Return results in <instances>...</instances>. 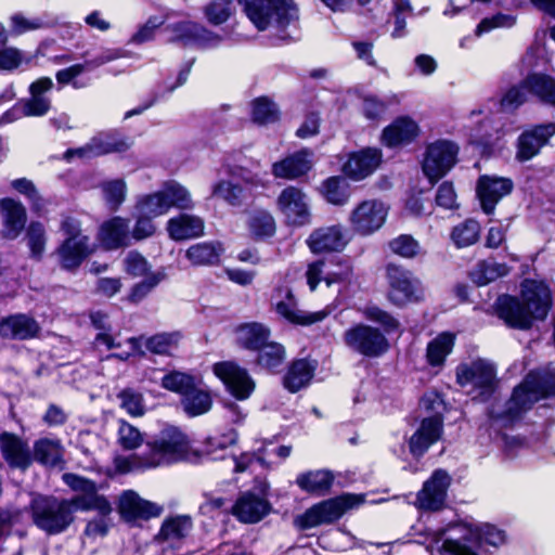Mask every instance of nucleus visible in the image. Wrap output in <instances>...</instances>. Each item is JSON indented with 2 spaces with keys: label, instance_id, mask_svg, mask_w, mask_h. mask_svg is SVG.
Masks as SVG:
<instances>
[{
  "label": "nucleus",
  "instance_id": "57",
  "mask_svg": "<svg viewBox=\"0 0 555 555\" xmlns=\"http://www.w3.org/2000/svg\"><path fill=\"white\" fill-rule=\"evenodd\" d=\"M389 249L397 256L413 259L421 254L422 247L411 234H400L388 242Z\"/></svg>",
  "mask_w": 555,
  "mask_h": 555
},
{
  "label": "nucleus",
  "instance_id": "4",
  "mask_svg": "<svg viewBox=\"0 0 555 555\" xmlns=\"http://www.w3.org/2000/svg\"><path fill=\"white\" fill-rule=\"evenodd\" d=\"M25 512L33 524L48 535L61 534L73 524L63 498L52 494L31 493Z\"/></svg>",
  "mask_w": 555,
  "mask_h": 555
},
{
  "label": "nucleus",
  "instance_id": "64",
  "mask_svg": "<svg viewBox=\"0 0 555 555\" xmlns=\"http://www.w3.org/2000/svg\"><path fill=\"white\" fill-rule=\"evenodd\" d=\"M516 23V17L511 14L498 12L490 17L482 18L475 29L477 36L489 33L492 29L500 27H512Z\"/></svg>",
  "mask_w": 555,
  "mask_h": 555
},
{
  "label": "nucleus",
  "instance_id": "11",
  "mask_svg": "<svg viewBox=\"0 0 555 555\" xmlns=\"http://www.w3.org/2000/svg\"><path fill=\"white\" fill-rule=\"evenodd\" d=\"M167 29L172 34L168 42L183 48L195 46L204 49L217 46L221 41V36L193 21H179L168 25Z\"/></svg>",
  "mask_w": 555,
  "mask_h": 555
},
{
  "label": "nucleus",
  "instance_id": "3",
  "mask_svg": "<svg viewBox=\"0 0 555 555\" xmlns=\"http://www.w3.org/2000/svg\"><path fill=\"white\" fill-rule=\"evenodd\" d=\"M364 502V494L341 493L311 505L294 518V526L300 531H306L322 525H332L348 511L359 507Z\"/></svg>",
  "mask_w": 555,
  "mask_h": 555
},
{
  "label": "nucleus",
  "instance_id": "1",
  "mask_svg": "<svg viewBox=\"0 0 555 555\" xmlns=\"http://www.w3.org/2000/svg\"><path fill=\"white\" fill-rule=\"evenodd\" d=\"M553 308V294L544 280L526 278L520 282L519 294H500L492 304L493 314L507 328L530 331L543 322Z\"/></svg>",
  "mask_w": 555,
  "mask_h": 555
},
{
  "label": "nucleus",
  "instance_id": "27",
  "mask_svg": "<svg viewBox=\"0 0 555 555\" xmlns=\"http://www.w3.org/2000/svg\"><path fill=\"white\" fill-rule=\"evenodd\" d=\"M318 367L315 360L309 358L293 359L282 377V385L289 393H297L301 389L308 387Z\"/></svg>",
  "mask_w": 555,
  "mask_h": 555
},
{
  "label": "nucleus",
  "instance_id": "61",
  "mask_svg": "<svg viewBox=\"0 0 555 555\" xmlns=\"http://www.w3.org/2000/svg\"><path fill=\"white\" fill-rule=\"evenodd\" d=\"M124 270L131 278H146L151 272L147 259L138 250H130L124 259Z\"/></svg>",
  "mask_w": 555,
  "mask_h": 555
},
{
  "label": "nucleus",
  "instance_id": "56",
  "mask_svg": "<svg viewBox=\"0 0 555 555\" xmlns=\"http://www.w3.org/2000/svg\"><path fill=\"white\" fill-rule=\"evenodd\" d=\"M165 204L166 197L160 190L140 197L137 202L135 208L140 214L154 218L168 211V205L165 206Z\"/></svg>",
  "mask_w": 555,
  "mask_h": 555
},
{
  "label": "nucleus",
  "instance_id": "2",
  "mask_svg": "<svg viewBox=\"0 0 555 555\" xmlns=\"http://www.w3.org/2000/svg\"><path fill=\"white\" fill-rule=\"evenodd\" d=\"M251 24L259 31L273 25L285 34L293 22L299 18V11L294 0H236Z\"/></svg>",
  "mask_w": 555,
  "mask_h": 555
},
{
  "label": "nucleus",
  "instance_id": "17",
  "mask_svg": "<svg viewBox=\"0 0 555 555\" xmlns=\"http://www.w3.org/2000/svg\"><path fill=\"white\" fill-rule=\"evenodd\" d=\"M422 134V129L410 115H399L387 125L380 133L383 146L393 150L414 144Z\"/></svg>",
  "mask_w": 555,
  "mask_h": 555
},
{
  "label": "nucleus",
  "instance_id": "34",
  "mask_svg": "<svg viewBox=\"0 0 555 555\" xmlns=\"http://www.w3.org/2000/svg\"><path fill=\"white\" fill-rule=\"evenodd\" d=\"M204 221L201 217L180 214L167 222V232L176 242L202 236L204 234Z\"/></svg>",
  "mask_w": 555,
  "mask_h": 555
},
{
  "label": "nucleus",
  "instance_id": "23",
  "mask_svg": "<svg viewBox=\"0 0 555 555\" xmlns=\"http://www.w3.org/2000/svg\"><path fill=\"white\" fill-rule=\"evenodd\" d=\"M96 240L106 251L130 246L129 220L120 216L105 220L99 228Z\"/></svg>",
  "mask_w": 555,
  "mask_h": 555
},
{
  "label": "nucleus",
  "instance_id": "7",
  "mask_svg": "<svg viewBox=\"0 0 555 555\" xmlns=\"http://www.w3.org/2000/svg\"><path fill=\"white\" fill-rule=\"evenodd\" d=\"M455 375L461 387L473 385L482 401L490 400L499 387L495 366L483 359H477L469 364H459Z\"/></svg>",
  "mask_w": 555,
  "mask_h": 555
},
{
  "label": "nucleus",
  "instance_id": "43",
  "mask_svg": "<svg viewBox=\"0 0 555 555\" xmlns=\"http://www.w3.org/2000/svg\"><path fill=\"white\" fill-rule=\"evenodd\" d=\"M247 229L255 242H264L276 233L274 217L264 209L256 210L247 220Z\"/></svg>",
  "mask_w": 555,
  "mask_h": 555
},
{
  "label": "nucleus",
  "instance_id": "13",
  "mask_svg": "<svg viewBox=\"0 0 555 555\" xmlns=\"http://www.w3.org/2000/svg\"><path fill=\"white\" fill-rule=\"evenodd\" d=\"M514 190L511 178L495 175H480L476 182V197L481 210L490 216L494 214L499 202Z\"/></svg>",
  "mask_w": 555,
  "mask_h": 555
},
{
  "label": "nucleus",
  "instance_id": "21",
  "mask_svg": "<svg viewBox=\"0 0 555 555\" xmlns=\"http://www.w3.org/2000/svg\"><path fill=\"white\" fill-rule=\"evenodd\" d=\"M93 253L94 248L90 245V238L82 237L79 241L64 238L53 255L56 256L59 267L63 271L75 273Z\"/></svg>",
  "mask_w": 555,
  "mask_h": 555
},
{
  "label": "nucleus",
  "instance_id": "29",
  "mask_svg": "<svg viewBox=\"0 0 555 555\" xmlns=\"http://www.w3.org/2000/svg\"><path fill=\"white\" fill-rule=\"evenodd\" d=\"M235 346L238 349L255 352L271 339V330L264 323L258 321L243 322L235 326Z\"/></svg>",
  "mask_w": 555,
  "mask_h": 555
},
{
  "label": "nucleus",
  "instance_id": "33",
  "mask_svg": "<svg viewBox=\"0 0 555 555\" xmlns=\"http://www.w3.org/2000/svg\"><path fill=\"white\" fill-rule=\"evenodd\" d=\"M266 347L257 349L254 365L269 374H278L286 359V348L283 344L269 339Z\"/></svg>",
  "mask_w": 555,
  "mask_h": 555
},
{
  "label": "nucleus",
  "instance_id": "44",
  "mask_svg": "<svg viewBox=\"0 0 555 555\" xmlns=\"http://www.w3.org/2000/svg\"><path fill=\"white\" fill-rule=\"evenodd\" d=\"M193 527L192 518L189 515H177L167 517L157 534L155 540L158 542H166L169 540H183L188 537Z\"/></svg>",
  "mask_w": 555,
  "mask_h": 555
},
{
  "label": "nucleus",
  "instance_id": "31",
  "mask_svg": "<svg viewBox=\"0 0 555 555\" xmlns=\"http://www.w3.org/2000/svg\"><path fill=\"white\" fill-rule=\"evenodd\" d=\"M450 483L451 477L447 470L442 468L435 469L430 478L424 482L423 505L429 511L440 509L446 500Z\"/></svg>",
  "mask_w": 555,
  "mask_h": 555
},
{
  "label": "nucleus",
  "instance_id": "35",
  "mask_svg": "<svg viewBox=\"0 0 555 555\" xmlns=\"http://www.w3.org/2000/svg\"><path fill=\"white\" fill-rule=\"evenodd\" d=\"M335 476L330 469L307 470L297 475L296 485L311 495H325L334 485Z\"/></svg>",
  "mask_w": 555,
  "mask_h": 555
},
{
  "label": "nucleus",
  "instance_id": "18",
  "mask_svg": "<svg viewBox=\"0 0 555 555\" xmlns=\"http://www.w3.org/2000/svg\"><path fill=\"white\" fill-rule=\"evenodd\" d=\"M383 162V152L377 147H363L350 152L341 165V173L349 180L359 182L372 176Z\"/></svg>",
  "mask_w": 555,
  "mask_h": 555
},
{
  "label": "nucleus",
  "instance_id": "51",
  "mask_svg": "<svg viewBox=\"0 0 555 555\" xmlns=\"http://www.w3.org/2000/svg\"><path fill=\"white\" fill-rule=\"evenodd\" d=\"M251 120L260 126L276 122L280 120V111L270 98L258 96L251 101Z\"/></svg>",
  "mask_w": 555,
  "mask_h": 555
},
{
  "label": "nucleus",
  "instance_id": "26",
  "mask_svg": "<svg viewBox=\"0 0 555 555\" xmlns=\"http://www.w3.org/2000/svg\"><path fill=\"white\" fill-rule=\"evenodd\" d=\"M41 327L35 318L25 313L10 314L0 319V337L29 340L39 336Z\"/></svg>",
  "mask_w": 555,
  "mask_h": 555
},
{
  "label": "nucleus",
  "instance_id": "55",
  "mask_svg": "<svg viewBox=\"0 0 555 555\" xmlns=\"http://www.w3.org/2000/svg\"><path fill=\"white\" fill-rule=\"evenodd\" d=\"M162 191L166 197L165 206L168 205V210L171 207H177L182 210L193 208L189 191L178 182L171 181L167 183L165 189Z\"/></svg>",
  "mask_w": 555,
  "mask_h": 555
},
{
  "label": "nucleus",
  "instance_id": "49",
  "mask_svg": "<svg viewBox=\"0 0 555 555\" xmlns=\"http://www.w3.org/2000/svg\"><path fill=\"white\" fill-rule=\"evenodd\" d=\"M182 334L179 331L154 334L145 339V348L153 354L171 357L177 349Z\"/></svg>",
  "mask_w": 555,
  "mask_h": 555
},
{
  "label": "nucleus",
  "instance_id": "59",
  "mask_svg": "<svg viewBox=\"0 0 555 555\" xmlns=\"http://www.w3.org/2000/svg\"><path fill=\"white\" fill-rule=\"evenodd\" d=\"M92 143L96 155L124 153L130 147L125 138L113 133H107L101 138H93Z\"/></svg>",
  "mask_w": 555,
  "mask_h": 555
},
{
  "label": "nucleus",
  "instance_id": "10",
  "mask_svg": "<svg viewBox=\"0 0 555 555\" xmlns=\"http://www.w3.org/2000/svg\"><path fill=\"white\" fill-rule=\"evenodd\" d=\"M266 495V486L260 489V493L253 490L241 491L229 513L241 524H258L272 511V505Z\"/></svg>",
  "mask_w": 555,
  "mask_h": 555
},
{
  "label": "nucleus",
  "instance_id": "48",
  "mask_svg": "<svg viewBox=\"0 0 555 555\" xmlns=\"http://www.w3.org/2000/svg\"><path fill=\"white\" fill-rule=\"evenodd\" d=\"M275 311L288 323L301 326H309L318 322H321L327 315V312L325 311L306 313L301 310L293 309L291 305L284 300H281L275 305Z\"/></svg>",
  "mask_w": 555,
  "mask_h": 555
},
{
  "label": "nucleus",
  "instance_id": "6",
  "mask_svg": "<svg viewBox=\"0 0 555 555\" xmlns=\"http://www.w3.org/2000/svg\"><path fill=\"white\" fill-rule=\"evenodd\" d=\"M344 344L353 352L369 359L380 358L390 349V343L378 327L356 323L343 334Z\"/></svg>",
  "mask_w": 555,
  "mask_h": 555
},
{
  "label": "nucleus",
  "instance_id": "38",
  "mask_svg": "<svg viewBox=\"0 0 555 555\" xmlns=\"http://www.w3.org/2000/svg\"><path fill=\"white\" fill-rule=\"evenodd\" d=\"M522 87L541 103L555 107V78L545 73H529L522 79Z\"/></svg>",
  "mask_w": 555,
  "mask_h": 555
},
{
  "label": "nucleus",
  "instance_id": "5",
  "mask_svg": "<svg viewBox=\"0 0 555 555\" xmlns=\"http://www.w3.org/2000/svg\"><path fill=\"white\" fill-rule=\"evenodd\" d=\"M460 145L450 139H437L425 147L421 168L431 185L444 178L457 164Z\"/></svg>",
  "mask_w": 555,
  "mask_h": 555
},
{
  "label": "nucleus",
  "instance_id": "9",
  "mask_svg": "<svg viewBox=\"0 0 555 555\" xmlns=\"http://www.w3.org/2000/svg\"><path fill=\"white\" fill-rule=\"evenodd\" d=\"M214 375L223 384L225 390L238 401L247 400L256 389V382L247 369L235 361H219L211 366Z\"/></svg>",
  "mask_w": 555,
  "mask_h": 555
},
{
  "label": "nucleus",
  "instance_id": "32",
  "mask_svg": "<svg viewBox=\"0 0 555 555\" xmlns=\"http://www.w3.org/2000/svg\"><path fill=\"white\" fill-rule=\"evenodd\" d=\"M308 151H297L272 165V175L275 178L295 180L306 176L312 169V163L308 158Z\"/></svg>",
  "mask_w": 555,
  "mask_h": 555
},
{
  "label": "nucleus",
  "instance_id": "58",
  "mask_svg": "<svg viewBox=\"0 0 555 555\" xmlns=\"http://www.w3.org/2000/svg\"><path fill=\"white\" fill-rule=\"evenodd\" d=\"M27 240L30 249V257L35 260H41L46 249V231L41 222L31 221L27 227Z\"/></svg>",
  "mask_w": 555,
  "mask_h": 555
},
{
  "label": "nucleus",
  "instance_id": "40",
  "mask_svg": "<svg viewBox=\"0 0 555 555\" xmlns=\"http://www.w3.org/2000/svg\"><path fill=\"white\" fill-rule=\"evenodd\" d=\"M509 271L511 268L506 263L482 259L468 272V278L477 287H481L508 275Z\"/></svg>",
  "mask_w": 555,
  "mask_h": 555
},
{
  "label": "nucleus",
  "instance_id": "24",
  "mask_svg": "<svg viewBox=\"0 0 555 555\" xmlns=\"http://www.w3.org/2000/svg\"><path fill=\"white\" fill-rule=\"evenodd\" d=\"M0 451L11 468L26 470L34 462L27 442L14 433L0 434Z\"/></svg>",
  "mask_w": 555,
  "mask_h": 555
},
{
  "label": "nucleus",
  "instance_id": "30",
  "mask_svg": "<svg viewBox=\"0 0 555 555\" xmlns=\"http://www.w3.org/2000/svg\"><path fill=\"white\" fill-rule=\"evenodd\" d=\"M64 455L65 448L60 439L42 437L34 442L31 456L43 467L63 469L66 464Z\"/></svg>",
  "mask_w": 555,
  "mask_h": 555
},
{
  "label": "nucleus",
  "instance_id": "28",
  "mask_svg": "<svg viewBox=\"0 0 555 555\" xmlns=\"http://www.w3.org/2000/svg\"><path fill=\"white\" fill-rule=\"evenodd\" d=\"M0 211L3 218L2 237L7 240L17 238L27 222L25 206L12 197H3L0 199Z\"/></svg>",
  "mask_w": 555,
  "mask_h": 555
},
{
  "label": "nucleus",
  "instance_id": "45",
  "mask_svg": "<svg viewBox=\"0 0 555 555\" xmlns=\"http://www.w3.org/2000/svg\"><path fill=\"white\" fill-rule=\"evenodd\" d=\"M237 433L234 429H231L229 434L223 435L221 437H207L203 443L202 449H193L191 447V463L197 464L201 463L204 459L207 460H216L217 456H214V452L217 450H224L229 446H233L237 441Z\"/></svg>",
  "mask_w": 555,
  "mask_h": 555
},
{
  "label": "nucleus",
  "instance_id": "14",
  "mask_svg": "<svg viewBox=\"0 0 555 555\" xmlns=\"http://www.w3.org/2000/svg\"><path fill=\"white\" fill-rule=\"evenodd\" d=\"M555 135V122L533 125L524 130L516 140L515 159L526 163L538 156Z\"/></svg>",
  "mask_w": 555,
  "mask_h": 555
},
{
  "label": "nucleus",
  "instance_id": "12",
  "mask_svg": "<svg viewBox=\"0 0 555 555\" xmlns=\"http://www.w3.org/2000/svg\"><path fill=\"white\" fill-rule=\"evenodd\" d=\"M386 278L389 285L387 297L391 304L402 307L418 299L416 295L418 281L413 278L411 271L389 262L386 266Z\"/></svg>",
  "mask_w": 555,
  "mask_h": 555
},
{
  "label": "nucleus",
  "instance_id": "63",
  "mask_svg": "<svg viewBox=\"0 0 555 555\" xmlns=\"http://www.w3.org/2000/svg\"><path fill=\"white\" fill-rule=\"evenodd\" d=\"M118 398L121 401V408L131 416H142L144 414L142 393L131 388H125L119 392Z\"/></svg>",
  "mask_w": 555,
  "mask_h": 555
},
{
  "label": "nucleus",
  "instance_id": "46",
  "mask_svg": "<svg viewBox=\"0 0 555 555\" xmlns=\"http://www.w3.org/2000/svg\"><path fill=\"white\" fill-rule=\"evenodd\" d=\"M525 378L539 401L555 397V370H531Z\"/></svg>",
  "mask_w": 555,
  "mask_h": 555
},
{
  "label": "nucleus",
  "instance_id": "39",
  "mask_svg": "<svg viewBox=\"0 0 555 555\" xmlns=\"http://www.w3.org/2000/svg\"><path fill=\"white\" fill-rule=\"evenodd\" d=\"M180 404L188 417L202 416L207 414L212 408V393L208 389L199 388L197 383H195L193 389L180 398Z\"/></svg>",
  "mask_w": 555,
  "mask_h": 555
},
{
  "label": "nucleus",
  "instance_id": "15",
  "mask_svg": "<svg viewBox=\"0 0 555 555\" xmlns=\"http://www.w3.org/2000/svg\"><path fill=\"white\" fill-rule=\"evenodd\" d=\"M276 206L292 227H304L311 221V212L305 192L294 185L284 188L276 198Z\"/></svg>",
  "mask_w": 555,
  "mask_h": 555
},
{
  "label": "nucleus",
  "instance_id": "53",
  "mask_svg": "<svg viewBox=\"0 0 555 555\" xmlns=\"http://www.w3.org/2000/svg\"><path fill=\"white\" fill-rule=\"evenodd\" d=\"M363 315L367 321L378 324L384 335L392 334L400 327V322L390 312L376 305L366 306Z\"/></svg>",
  "mask_w": 555,
  "mask_h": 555
},
{
  "label": "nucleus",
  "instance_id": "60",
  "mask_svg": "<svg viewBox=\"0 0 555 555\" xmlns=\"http://www.w3.org/2000/svg\"><path fill=\"white\" fill-rule=\"evenodd\" d=\"M204 14L209 24L222 25L232 15V0H211L205 5Z\"/></svg>",
  "mask_w": 555,
  "mask_h": 555
},
{
  "label": "nucleus",
  "instance_id": "52",
  "mask_svg": "<svg viewBox=\"0 0 555 555\" xmlns=\"http://www.w3.org/2000/svg\"><path fill=\"white\" fill-rule=\"evenodd\" d=\"M195 383H197L196 376L177 370L168 372L160 379V386L164 389L178 393L180 398L193 389Z\"/></svg>",
  "mask_w": 555,
  "mask_h": 555
},
{
  "label": "nucleus",
  "instance_id": "47",
  "mask_svg": "<svg viewBox=\"0 0 555 555\" xmlns=\"http://www.w3.org/2000/svg\"><path fill=\"white\" fill-rule=\"evenodd\" d=\"M211 196L222 199L229 206L241 207L247 198V193L241 183L220 179L214 183Z\"/></svg>",
  "mask_w": 555,
  "mask_h": 555
},
{
  "label": "nucleus",
  "instance_id": "37",
  "mask_svg": "<svg viewBox=\"0 0 555 555\" xmlns=\"http://www.w3.org/2000/svg\"><path fill=\"white\" fill-rule=\"evenodd\" d=\"M72 521H75V513L77 511L89 512L96 511L101 516H109L113 507L107 498L95 492L94 494H79L70 499L63 498Z\"/></svg>",
  "mask_w": 555,
  "mask_h": 555
},
{
  "label": "nucleus",
  "instance_id": "25",
  "mask_svg": "<svg viewBox=\"0 0 555 555\" xmlns=\"http://www.w3.org/2000/svg\"><path fill=\"white\" fill-rule=\"evenodd\" d=\"M152 455L175 456L176 460L191 462V444L188 436L178 428L168 433V438L147 442Z\"/></svg>",
  "mask_w": 555,
  "mask_h": 555
},
{
  "label": "nucleus",
  "instance_id": "22",
  "mask_svg": "<svg viewBox=\"0 0 555 555\" xmlns=\"http://www.w3.org/2000/svg\"><path fill=\"white\" fill-rule=\"evenodd\" d=\"M162 512V506L142 499L134 490H125L119 498L118 513L125 521L149 520L158 517Z\"/></svg>",
  "mask_w": 555,
  "mask_h": 555
},
{
  "label": "nucleus",
  "instance_id": "50",
  "mask_svg": "<svg viewBox=\"0 0 555 555\" xmlns=\"http://www.w3.org/2000/svg\"><path fill=\"white\" fill-rule=\"evenodd\" d=\"M480 224L477 220L468 218L455 225L451 231V240L457 248L474 245L480 237Z\"/></svg>",
  "mask_w": 555,
  "mask_h": 555
},
{
  "label": "nucleus",
  "instance_id": "20",
  "mask_svg": "<svg viewBox=\"0 0 555 555\" xmlns=\"http://www.w3.org/2000/svg\"><path fill=\"white\" fill-rule=\"evenodd\" d=\"M349 241L350 238L347 236L345 228L337 223L314 229L306 240V243L312 254L321 255L341 253Z\"/></svg>",
  "mask_w": 555,
  "mask_h": 555
},
{
  "label": "nucleus",
  "instance_id": "8",
  "mask_svg": "<svg viewBox=\"0 0 555 555\" xmlns=\"http://www.w3.org/2000/svg\"><path fill=\"white\" fill-rule=\"evenodd\" d=\"M539 402L527 379H524L516 385L511 393V397L505 403L503 411H495L489 409L487 416L492 423H498L504 428L513 427L533 405Z\"/></svg>",
  "mask_w": 555,
  "mask_h": 555
},
{
  "label": "nucleus",
  "instance_id": "41",
  "mask_svg": "<svg viewBox=\"0 0 555 555\" xmlns=\"http://www.w3.org/2000/svg\"><path fill=\"white\" fill-rule=\"evenodd\" d=\"M223 250L220 242H202L190 246L185 257L193 266H217Z\"/></svg>",
  "mask_w": 555,
  "mask_h": 555
},
{
  "label": "nucleus",
  "instance_id": "16",
  "mask_svg": "<svg viewBox=\"0 0 555 555\" xmlns=\"http://www.w3.org/2000/svg\"><path fill=\"white\" fill-rule=\"evenodd\" d=\"M388 215L385 205L376 199L361 202L350 214L352 230L362 235H371L383 227Z\"/></svg>",
  "mask_w": 555,
  "mask_h": 555
},
{
  "label": "nucleus",
  "instance_id": "62",
  "mask_svg": "<svg viewBox=\"0 0 555 555\" xmlns=\"http://www.w3.org/2000/svg\"><path fill=\"white\" fill-rule=\"evenodd\" d=\"M527 88L522 87V79L519 83L509 87L500 100L504 111H516L527 102Z\"/></svg>",
  "mask_w": 555,
  "mask_h": 555
},
{
  "label": "nucleus",
  "instance_id": "54",
  "mask_svg": "<svg viewBox=\"0 0 555 555\" xmlns=\"http://www.w3.org/2000/svg\"><path fill=\"white\" fill-rule=\"evenodd\" d=\"M165 278L166 274L162 271L150 273L142 281L132 285L127 295V301L139 305Z\"/></svg>",
  "mask_w": 555,
  "mask_h": 555
},
{
  "label": "nucleus",
  "instance_id": "42",
  "mask_svg": "<svg viewBox=\"0 0 555 555\" xmlns=\"http://www.w3.org/2000/svg\"><path fill=\"white\" fill-rule=\"evenodd\" d=\"M456 336L452 332H442L427 344L426 360L433 366L444 364L447 357L452 352Z\"/></svg>",
  "mask_w": 555,
  "mask_h": 555
},
{
  "label": "nucleus",
  "instance_id": "36",
  "mask_svg": "<svg viewBox=\"0 0 555 555\" xmlns=\"http://www.w3.org/2000/svg\"><path fill=\"white\" fill-rule=\"evenodd\" d=\"M322 198L333 206H345L351 197V186L343 173L324 179L318 188Z\"/></svg>",
  "mask_w": 555,
  "mask_h": 555
},
{
  "label": "nucleus",
  "instance_id": "19",
  "mask_svg": "<svg viewBox=\"0 0 555 555\" xmlns=\"http://www.w3.org/2000/svg\"><path fill=\"white\" fill-rule=\"evenodd\" d=\"M443 435V418L440 414L424 417L418 428L408 440L409 452L413 459H422Z\"/></svg>",
  "mask_w": 555,
  "mask_h": 555
}]
</instances>
